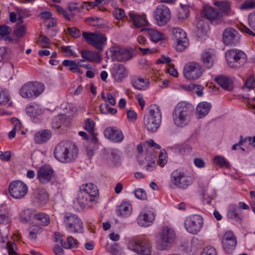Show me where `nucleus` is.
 <instances>
[{
	"label": "nucleus",
	"mask_w": 255,
	"mask_h": 255,
	"mask_svg": "<svg viewBox=\"0 0 255 255\" xmlns=\"http://www.w3.org/2000/svg\"><path fill=\"white\" fill-rule=\"evenodd\" d=\"M34 197L40 204H45L48 201V197L45 190L38 188L36 189L33 193Z\"/></svg>",
	"instance_id": "37"
},
{
	"label": "nucleus",
	"mask_w": 255,
	"mask_h": 255,
	"mask_svg": "<svg viewBox=\"0 0 255 255\" xmlns=\"http://www.w3.org/2000/svg\"><path fill=\"white\" fill-rule=\"evenodd\" d=\"M11 214L10 211L7 208L3 210H0V223H9L11 221Z\"/></svg>",
	"instance_id": "40"
},
{
	"label": "nucleus",
	"mask_w": 255,
	"mask_h": 255,
	"mask_svg": "<svg viewBox=\"0 0 255 255\" xmlns=\"http://www.w3.org/2000/svg\"><path fill=\"white\" fill-rule=\"evenodd\" d=\"M51 221L49 215L43 212L36 213L35 212L34 223H49Z\"/></svg>",
	"instance_id": "39"
},
{
	"label": "nucleus",
	"mask_w": 255,
	"mask_h": 255,
	"mask_svg": "<svg viewBox=\"0 0 255 255\" xmlns=\"http://www.w3.org/2000/svg\"><path fill=\"white\" fill-rule=\"evenodd\" d=\"M123 48L115 46L113 47L110 49L111 53V58L113 60H116L120 62H122V52H123Z\"/></svg>",
	"instance_id": "38"
},
{
	"label": "nucleus",
	"mask_w": 255,
	"mask_h": 255,
	"mask_svg": "<svg viewBox=\"0 0 255 255\" xmlns=\"http://www.w3.org/2000/svg\"><path fill=\"white\" fill-rule=\"evenodd\" d=\"M35 212L31 209H25L19 214L20 221L27 223H34Z\"/></svg>",
	"instance_id": "32"
},
{
	"label": "nucleus",
	"mask_w": 255,
	"mask_h": 255,
	"mask_svg": "<svg viewBox=\"0 0 255 255\" xmlns=\"http://www.w3.org/2000/svg\"><path fill=\"white\" fill-rule=\"evenodd\" d=\"M223 41L225 45L235 46L240 42L241 36L237 30L233 28H226L222 34Z\"/></svg>",
	"instance_id": "12"
},
{
	"label": "nucleus",
	"mask_w": 255,
	"mask_h": 255,
	"mask_svg": "<svg viewBox=\"0 0 255 255\" xmlns=\"http://www.w3.org/2000/svg\"><path fill=\"white\" fill-rule=\"evenodd\" d=\"M216 82L224 90L230 91L233 88V81L229 77L220 76L215 78Z\"/></svg>",
	"instance_id": "28"
},
{
	"label": "nucleus",
	"mask_w": 255,
	"mask_h": 255,
	"mask_svg": "<svg viewBox=\"0 0 255 255\" xmlns=\"http://www.w3.org/2000/svg\"><path fill=\"white\" fill-rule=\"evenodd\" d=\"M123 52H122V62L130 60L133 57V50H129L127 48H123Z\"/></svg>",
	"instance_id": "55"
},
{
	"label": "nucleus",
	"mask_w": 255,
	"mask_h": 255,
	"mask_svg": "<svg viewBox=\"0 0 255 255\" xmlns=\"http://www.w3.org/2000/svg\"><path fill=\"white\" fill-rule=\"evenodd\" d=\"M111 252L114 255H125L122 252L119 245L117 243L114 244L111 247Z\"/></svg>",
	"instance_id": "58"
},
{
	"label": "nucleus",
	"mask_w": 255,
	"mask_h": 255,
	"mask_svg": "<svg viewBox=\"0 0 255 255\" xmlns=\"http://www.w3.org/2000/svg\"><path fill=\"white\" fill-rule=\"evenodd\" d=\"M237 245L236 240H230L226 242L222 241V245L225 252L229 253L234 250Z\"/></svg>",
	"instance_id": "48"
},
{
	"label": "nucleus",
	"mask_w": 255,
	"mask_h": 255,
	"mask_svg": "<svg viewBox=\"0 0 255 255\" xmlns=\"http://www.w3.org/2000/svg\"><path fill=\"white\" fill-rule=\"evenodd\" d=\"M66 228L71 233H82L84 232L82 224H67Z\"/></svg>",
	"instance_id": "43"
},
{
	"label": "nucleus",
	"mask_w": 255,
	"mask_h": 255,
	"mask_svg": "<svg viewBox=\"0 0 255 255\" xmlns=\"http://www.w3.org/2000/svg\"><path fill=\"white\" fill-rule=\"evenodd\" d=\"M67 30L70 35L74 38H78L81 36L80 30L76 27H68Z\"/></svg>",
	"instance_id": "63"
},
{
	"label": "nucleus",
	"mask_w": 255,
	"mask_h": 255,
	"mask_svg": "<svg viewBox=\"0 0 255 255\" xmlns=\"http://www.w3.org/2000/svg\"><path fill=\"white\" fill-rule=\"evenodd\" d=\"M51 133L49 130H43L38 132L35 134L34 140L35 143H42L47 141L51 137Z\"/></svg>",
	"instance_id": "35"
},
{
	"label": "nucleus",
	"mask_w": 255,
	"mask_h": 255,
	"mask_svg": "<svg viewBox=\"0 0 255 255\" xmlns=\"http://www.w3.org/2000/svg\"><path fill=\"white\" fill-rule=\"evenodd\" d=\"M239 211V208L236 205L231 204L228 207L227 216L235 222H243L244 217Z\"/></svg>",
	"instance_id": "22"
},
{
	"label": "nucleus",
	"mask_w": 255,
	"mask_h": 255,
	"mask_svg": "<svg viewBox=\"0 0 255 255\" xmlns=\"http://www.w3.org/2000/svg\"><path fill=\"white\" fill-rule=\"evenodd\" d=\"M26 112L30 117H35L41 115L43 113V110L39 105L33 104L27 106Z\"/></svg>",
	"instance_id": "36"
},
{
	"label": "nucleus",
	"mask_w": 255,
	"mask_h": 255,
	"mask_svg": "<svg viewBox=\"0 0 255 255\" xmlns=\"http://www.w3.org/2000/svg\"><path fill=\"white\" fill-rule=\"evenodd\" d=\"M194 107L186 102H181L175 107L172 114L174 123L179 127L187 126L190 122Z\"/></svg>",
	"instance_id": "2"
},
{
	"label": "nucleus",
	"mask_w": 255,
	"mask_h": 255,
	"mask_svg": "<svg viewBox=\"0 0 255 255\" xmlns=\"http://www.w3.org/2000/svg\"><path fill=\"white\" fill-rule=\"evenodd\" d=\"M11 32V28L6 25H0V39H1L3 37L8 35Z\"/></svg>",
	"instance_id": "59"
},
{
	"label": "nucleus",
	"mask_w": 255,
	"mask_h": 255,
	"mask_svg": "<svg viewBox=\"0 0 255 255\" xmlns=\"http://www.w3.org/2000/svg\"><path fill=\"white\" fill-rule=\"evenodd\" d=\"M203 218L198 214L190 215L185 220V223H203Z\"/></svg>",
	"instance_id": "45"
},
{
	"label": "nucleus",
	"mask_w": 255,
	"mask_h": 255,
	"mask_svg": "<svg viewBox=\"0 0 255 255\" xmlns=\"http://www.w3.org/2000/svg\"><path fill=\"white\" fill-rule=\"evenodd\" d=\"M63 221L65 223H80L82 222L77 215L71 213L65 214Z\"/></svg>",
	"instance_id": "41"
},
{
	"label": "nucleus",
	"mask_w": 255,
	"mask_h": 255,
	"mask_svg": "<svg viewBox=\"0 0 255 255\" xmlns=\"http://www.w3.org/2000/svg\"><path fill=\"white\" fill-rule=\"evenodd\" d=\"M156 246L158 250H169L176 239V233L172 228L165 226L162 227L156 237Z\"/></svg>",
	"instance_id": "3"
},
{
	"label": "nucleus",
	"mask_w": 255,
	"mask_h": 255,
	"mask_svg": "<svg viewBox=\"0 0 255 255\" xmlns=\"http://www.w3.org/2000/svg\"><path fill=\"white\" fill-rule=\"evenodd\" d=\"M105 136L115 142H121L124 138V135L122 130L116 127H109L104 131Z\"/></svg>",
	"instance_id": "17"
},
{
	"label": "nucleus",
	"mask_w": 255,
	"mask_h": 255,
	"mask_svg": "<svg viewBox=\"0 0 255 255\" xmlns=\"http://www.w3.org/2000/svg\"><path fill=\"white\" fill-rule=\"evenodd\" d=\"M140 31L146 32V34L149 36L152 41L154 42H157L163 39V36L162 33L152 28H142L140 29Z\"/></svg>",
	"instance_id": "29"
},
{
	"label": "nucleus",
	"mask_w": 255,
	"mask_h": 255,
	"mask_svg": "<svg viewBox=\"0 0 255 255\" xmlns=\"http://www.w3.org/2000/svg\"><path fill=\"white\" fill-rule=\"evenodd\" d=\"M95 200L92 199L90 195L80 189L76 199L73 201V206L77 209H79V207L82 209L86 205L88 204V202H93Z\"/></svg>",
	"instance_id": "18"
},
{
	"label": "nucleus",
	"mask_w": 255,
	"mask_h": 255,
	"mask_svg": "<svg viewBox=\"0 0 255 255\" xmlns=\"http://www.w3.org/2000/svg\"><path fill=\"white\" fill-rule=\"evenodd\" d=\"M95 122L91 119H87L85 122L84 128L90 134L94 133Z\"/></svg>",
	"instance_id": "53"
},
{
	"label": "nucleus",
	"mask_w": 255,
	"mask_h": 255,
	"mask_svg": "<svg viewBox=\"0 0 255 255\" xmlns=\"http://www.w3.org/2000/svg\"><path fill=\"white\" fill-rule=\"evenodd\" d=\"M6 249L9 255H18L15 252L17 247L14 243L8 242L6 244Z\"/></svg>",
	"instance_id": "56"
},
{
	"label": "nucleus",
	"mask_w": 255,
	"mask_h": 255,
	"mask_svg": "<svg viewBox=\"0 0 255 255\" xmlns=\"http://www.w3.org/2000/svg\"><path fill=\"white\" fill-rule=\"evenodd\" d=\"M226 58L229 67L232 68H240L247 61V56L242 50L234 48L226 52Z\"/></svg>",
	"instance_id": "6"
},
{
	"label": "nucleus",
	"mask_w": 255,
	"mask_h": 255,
	"mask_svg": "<svg viewBox=\"0 0 255 255\" xmlns=\"http://www.w3.org/2000/svg\"><path fill=\"white\" fill-rule=\"evenodd\" d=\"M255 8V0H247L240 5V9L242 10H249Z\"/></svg>",
	"instance_id": "54"
},
{
	"label": "nucleus",
	"mask_w": 255,
	"mask_h": 255,
	"mask_svg": "<svg viewBox=\"0 0 255 255\" xmlns=\"http://www.w3.org/2000/svg\"><path fill=\"white\" fill-rule=\"evenodd\" d=\"M79 149L75 143L70 141H62L55 146L54 156L62 163H70L78 157Z\"/></svg>",
	"instance_id": "1"
},
{
	"label": "nucleus",
	"mask_w": 255,
	"mask_h": 255,
	"mask_svg": "<svg viewBox=\"0 0 255 255\" xmlns=\"http://www.w3.org/2000/svg\"><path fill=\"white\" fill-rule=\"evenodd\" d=\"M82 36L85 41L99 50H102L107 38L102 34L82 32Z\"/></svg>",
	"instance_id": "9"
},
{
	"label": "nucleus",
	"mask_w": 255,
	"mask_h": 255,
	"mask_svg": "<svg viewBox=\"0 0 255 255\" xmlns=\"http://www.w3.org/2000/svg\"><path fill=\"white\" fill-rule=\"evenodd\" d=\"M80 188V190H83L88 195H90L92 199L95 201L96 197L99 195L97 186L93 183H89L85 185H82Z\"/></svg>",
	"instance_id": "31"
},
{
	"label": "nucleus",
	"mask_w": 255,
	"mask_h": 255,
	"mask_svg": "<svg viewBox=\"0 0 255 255\" xmlns=\"http://www.w3.org/2000/svg\"><path fill=\"white\" fill-rule=\"evenodd\" d=\"M118 215L122 218L129 217L132 211V205L128 201H123L120 205L117 207Z\"/></svg>",
	"instance_id": "24"
},
{
	"label": "nucleus",
	"mask_w": 255,
	"mask_h": 255,
	"mask_svg": "<svg viewBox=\"0 0 255 255\" xmlns=\"http://www.w3.org/2000/svg\"><path fill=\"white\" fill-rule=\"evenodd\" d=\"M128 248L132 251L143 255H150L151 247L145 240H132L128 244Z\"/></svg>",
	"instance_id": "13"
},
{
	"label": "nucleus",
	"mask_w": 255,
	"mask_h": 255,
	"mask_svg": "<svg viewBox=\"0 0 255 255\" xmlns=\"http://www.w3.org/2000/svg\"><path fill=\"white\" fill-rule=\"evenodd\" d=\"M53 173L54 171L51 167L43 165L38 170L37 177L41 183L46 184L51 180Z\"/></svg>",
	"instance_id": "19"
},
{
	"label": "nucleus",
	"mask_w": 255,
	"mask_h": 255,
	"mask_svg": "<svg viewBox=\"0 0 255 255\" xmlns=\"http://www.w3.org/2000/svg\"><path fill=\"white\" fill-rule=\"evenodd\" d=\"M155 215L153 212L147 209H144L139 215L138 219L139 221L146 223H152L154 221Z\"/></svg>",
	"instance_id": "34"
},
{
	"label": "nucleus",
	"mask_w": 255,
	"mask_h": 255,
	"mask_svg": "<svg viewBox=\"0 0 255 255\" xmlns=\"http://www.w3.org/2000/svg\"><path fill=\"white\" fill-rule=\"evenodd\" d=\"M134 195L135 196L140 199V200H146L147 199V195L145 190L142 189H137L134 191Z\"/></svg>",
	"instance_id": "60"
},
{
	"label": "nucleus",
	"mask_w": 255,
	"mask_h": 255,
	"mask_svg": "<svg viewBox=\"0 0 255 255\" xmlns=\"http://www.w3.org/2000/svg\"><path fill=\"white\" fill-rule=\"evenodd\" d=\"M172 39L176 45L177 51H183L189 44L186 32L180 28H174L172 30Z\"/></svg>",
	"instance_id": "10"
},
{
	"label": "nucleus",
	"mask_w": 255,
	"mask_h": 255,
	"mask_svg": "<svg viewBox=\"0 0 255 255\" xmlns=\"http://www.w3.org/2000/svg\"><path fill=\"white\" fill-rule=\"evenodd\" d=\"M201 255H216L215 249L212 246L205 248Z\"/></svg>",
	"instance_id": "64"
},
{
	"label": "nucleus",
	"mask_w": 255,
	"mask_h": 255,
	"mask_svg": "<svg viewBox=\"0 0 255 255\" xmlns=\"http://www.w3.org/2000/svg\"><path fill=\"white\" fill-rule=\"evenodd\" d=\"M214 4L218 7L220 11L219 13L222 14V20L224 15H230L233 14L231 9V2L228 0L215 1Z\"/></svg>",
	"instance_id": "23"
},
{
	"label": "nucleus",
	"mask_w": 255,
	"mask_h": 255,
	"mask_svg": "<svg viewBox=\"0 0 255 255\" xmlns=\"http://www.w3.org/2000/svg\"><path fill=\"white\" fill-rule=\"evenodd\" d=\"M111 73L114 80L118 83L122 82L128 75V70L122 64H115L111 70Z\"/></svg>",
	"instance_id": "16"
},
{
	"label": "nucleus",
	"mask_w": 255,
	"mask_h": 255,
	"mask_svg": "<svg viewBox=\"0 0 255 255\" xmlns=\"http://www.w3.org/2000/svg\"><path fill=\"white\" fill-rule=\"evenodd\" d=\"M131 84L133 87L138 90H145L149 86V82L148 79L134 76L131 80Z\"/></svg>",
	"instance_id": "25"
},
{
	"label": "nucleus",
	"mask_w": 255,
	"mask_h": 255,
	"mask_svg": "<svg viewBox=\"0 0 255 255\" xmlns=\"http://www.w3.org/2000/svg\"><path fill=\"white\" fill-rule=\"evenodd\" d=\"M171 182L176 187L185 189L192 184V181L189 177L181 170H174L171 174Z\"/></svg>",
	"instance_id": "8"
},
{
	"label": "nucleus",
	"mask_w": 255,
	"mask_h": 255,
	"mask_svg": "<svg viewBox=\"0 0 255 255\" xmlns=\"http://www.w3.org/2000/svg\"><path fill=\"white\" fill-rule=\"evenodd\" d=\"M162 120L161 113L158 106L154 105L149 108L148 113L144 117V126L149 132H154L159 128Z\"/></svg>",
	"instance_id": "4"
},
{
	"label": "nucleus",
	"mask_w": 255,
	"mask_h": 255,
	"mask_svg": "<svg viewBox=\"0 0 255 255\" xmlns=\"http://www.w3.org/2000/svg\"><path fill=\"white\" fill-rule=\"evenodd\" d=\"M81 54L83 59L89 62H99L101 60L100 54L96 51L83 50Z\"/></svg>",
	"instance_id": "30"
},
{
	"label": "nucleus",
	"mask_w": 255,
	"mask_h": 255,
	"mask_svg": "<svg viewBox=\"0 0 255 255\" xmlns=\"http://www.w3.org/2000/svg\"><path fill=\"white\" fill-rule=\"evenodd\" d=\"M189 14V11L188 8H181L177 13V17L179 19H184L186 18Z\"/></svg>",
	"instance_id": "62"
},
{
	"label": "nucleus",
	"mask_w": 255,
	"mask_h": 255,
	"mask_svg": "<svg viewBox=\"0 0 255 255\" xmlns=\"http://www.w3.org/2000/svg\"><path fill=\"white\" fill-rule=\"evenodd\" d=\"M8 191L10 195L13 198L20 199L26 194L27 187L21 181H13L9 185Z\"/></svg>",
	"instance_id": "11"
},
{
	"label": "nucleus",
	"mask_w": 255,
	"mask_h": 255,
	"mask_svg": "<svg viewBox=\"0 0 255 255\" xmlns=\"http://www.w3.org/2000/svg\"><path fill=\"white\" fill-rule=\"evenodd\" d=\"M50 39L42 34H40L37 41V43L42 48L47 47L50 44Z\"/></svg>",
	"instance_id": "52"
},
{
	"label": "nucleus",
	"mask_w": 255,
	"mask_h": 255,
	"mask_svg": "<svg viewBox=\"0 0 255 255\" xmlns=\"http://www.w3.org/2000/svg\"><path fill=\"white\" fill-rule=\"evenodd\" d=\"M154 17L159 26L164 25L170 19V11L165 5L160 4L154 12Z\"/></svg>",
	"instance_id": "14"
},
{
	"label": "nucleus",
	"mask_w": 255,
	"mask_h": 255,
	"mask_svg": "<svg viewBox=\"0 0 255 255\" xmlns=\"http://www.w3.org/2000/svg\"><path fill=\"white\" fill-rule=\"evenodd\" d=\"M167 153L164 149H162L159 155L158 163L160 166H164L167 163Z\"/></svg>",
	"instance_id": "57"
},
{
	"label": "nucleus",
	"mask_w": 255,
	"mask_h": 255,
	"mask_svg": "<svg viewBox=\"0 0 255 255\" xmlns=\"http://www.w3.org/2000/svg\"><path fill=\"white\" fill-rule=\"evenodd\" d=\"M10 100L8 91L5 89H0V105H5Z\"/></svg>",
	"instance_id": "51"
},
{
	"label": "nucleus",
	"mask_w": 255,
	"mask_h": 255,
	"mask_svg": "<svg viewBox=\"0 0 255 255\" xmlns=\"http://www.w3.org/2000/svg\"><path fill=\"white\" fill-rule=\"evenodd\" d=\"M214 161L215 164L221 167H230L229 162L227 161L223 156L220 155L216 156L214 158Z\"/></svg>",
	"instance_id": "50"
},
{
	"label": "nucleus",
	"mask_w": 255,
	"mask_h": 255,
	"mask_svg": "<svg viewBox=\"0 0 255 255\" xmlns=\"http://www.w3.org/2000/svg\"><path fill=\"white\" fill-rule=\"evenodd\" d=\"M43 83L38 82H29L24 84L20 89V95L24 99L32 100L41 94L44 90Z\"/></svg>",
	"instance_id": "5"
},
{
	"label": "nucleus",
	"mask_w": 255,
	"mask_h": 255,
	"mask_svg": "<svg viewBox=\"0 0 255 255\" xmlns=\"http://www.w3.org/2000/svg\"><path fill=\"white\" fill-rule=\"evenodd\" d=\"M184 227L189 233L196 234L200 231L202 226L201 224H184Z\"/></svg>",
	"instance_id": "47"
},
{
	"label": "nucleus",
	"mask_w": 255,
	"mask_h": 255,
	"mask_svg": "<svg viewBox=\"0 0 255 255\" xmlns=\"http://www.w3.org/2000/svg\"><path fill=\"white\" fill-rule=\"evenodd\" d=\"M129 20L136 28H141L148 25L145 14H139L134 11H130L128 14Z\"/></svg>",
	"instance_id": "20"
},
{
	"label": "nucleus",
	"mask_w": 255,
	"mask_h": 255,
	"mask_svg": "<svg viewBox=\"0 0 255 255\" xmlns=\"http://www.w3.org/2000/svg\"><path fill=\"white\" fill-rule=\"evenodd\" d=\"M108 159L115 164L118 163L120 160L119 152L116 149H111L108 152Z\"/></svg>",
	"instance_id": "46"
},
{
	"label": "nucleus",
	"mask_w": 255,
	"mask_h": 255,
	"mask_svg": "<svg viewBox=\"0 0 255 255\" xmlns=\"http://www.w3.org/2000/svg\"><path fill=\"white\" fill-rule=\"evenodd\" d=\"M215 55L211 50H206L203 52L201 59L204 66L207 68H211L214 63Z\"/></svg>",
	"instance_id": "26"
},
{
	"label": "nucleus",
	"mask_w": 255,
	"mask_h": 255,
	"mask_svg": "<svg viewBox=\"0 0 255 255\" xmlns=\"http://www.w3.org/2000/svg\"><path fill=\"white\" fill-rule=\"evenodd\" d=\"M84 61V60L80 59L77 62L75 60H64L62 64L65 67L69 66V70L74 73H82V70L79 68L80 62Z\"/></svg>",
	"instance_id": "33"
},
{
	"label": "nucleus",
	"mask_w": 255,
	"mask_h": 255,
	"mask_svg": "<svg viewBox=\"0 0 255 255\" xmlns=\"http://www.w3.org/2000/svg\"><path fill=\"white\" fill-rule=\"evenodd\" d=\"M212 105L207 102H202L198 104L196 107L197 117L201 119L206 116L210 112Z\"/></svg>",
	"instance_id": "27"
},
{
	"label": "nucleus",
	"mask_w": 255,
	"mask_h": 255,
	"mask_svg": "<svg viewBox=\"0 0 255 255\" xmlns=\"http://www.w3.org/2000/svg\"><path fill=\"white\" fill-rule=\"evenodd\" d=\"M11 122L13 125V128L9 132L8 136L9 138H12L15 137L16 130H19L21 126L20 121L16 118H12Z\"/></svg>",
	"instance_id": "44"
},
{
	"label": "nucleus",
	"mask_w": 255,
	"mask_h": 255,
	"mask_svg": "<svg viewBox=\"0 0 255 255\" xmlns=\"http://www.w3.org/2000/svg\"><path fill=\"white\" fill-rule=\"evenodd\" d=\"M201 15L212 23L218 24L222 21V14L210 6H205L201 12Z\"/></svg>",
	"instance_id": "15"
},
{
	"label": "nucleus",
	"mask_w": 255,
	"mask_h": 255,
	"mask_svg": "<svg viewBox=\"0 0 255 255\" xmlns=\"http://www.w3.org/2000/svg\"><path fill=\"white\" fill-rule=\"evenodd\" d=\"M78 243L77 240L72 237L69 236L67 238V242L63 241L62 243V247L66 249L76 248L78 247Z\"/></svg>",
	"instance_id": "42"
},
{
	"label": "nucleus",
	"mask_w": 255,
	"mask_h": 255,
	"mask_svg": "<svg viewBox=\"0 0 255 255\" xmlns=\"http://www.w3.org/2000/svg\"><path fill=\"white\" fill-rule=\"evenodd\" d=\"M31 230L29 232V237L31 239H35L36 235L40 231V227L37 224H33L31 227Z\"/></svg>",
	"instance_id": "61"
},
{
	"label": "nucleus",
	"mask_w": 255,
	"mask_h": 255,
	"mask_svg": "<svg viewBox=\"0 0 255 255\" xmlns=\"http://www.w3.org/2000/svg\"><path fill=\"white\" fill-rule=\"evenodd\" d=\"M74 112L72 111L69 115L61 114L57 115L53 118L51 122V126L53 128L57 129L62 125H68L70 121V117L73 114Z\"/></svg>",
	"instance_id": "21"
},
{
	"label": "nucleus",
	"mask_w": 255,
	"mask_h": 255,
	"mask_svg": "<svg viewBox=\"0 0 255 255\" xmlns=\"http://www.w3.org/2000/svg\"><path fill=\"white\" fill-rule=\"evenodd\" d=\"M204 72L202 66L196 62H190L186 64L183 68V75L189 80L195 81L201 77Z\"/></svg>",
	"instance_id": "7"
},
{
	"label": "nucleus",
	"mask_w": 255,
	"mask_h": 255,
	"mask_svg": "<svg viewBox=\"0 0 255 255\" xmlns=\"http://www.w3.org/2000/svg\"><path fill=\"white\" fill-rule=\"evenodd\" d=\"M22 17L21 16L18 17V20L19 22L17 23V27L13 31L14 34L18 37L23 36L25 32V28L24 25H22L18 26L19 23L22 22Z\"/></svg>",
	"instance_id": "49"
}]
</instances>
